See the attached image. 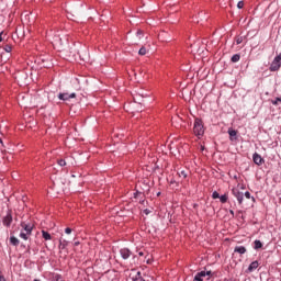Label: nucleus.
<instances>
[{
  "label": "nucleus",
  "mask_w": 281,
  "mask_h": 281,
  "mask_svg": "<svg viewBox=\"0 0 281 281\" xmlns=\"http://www.w3.org/2000/svg\"><path fill=\"white\" fill-rule=\"evenodd\" d=\"M76 54H78L81 60H89V50L87 49V47L80 46L78 48V46H74L69 49L67 56L68 58H70V60H77L78 56Z\"/></svg>",
  "instance_id": "obj_1"
},
{
  "label": "nucleus",
  "mask_w": 281,
  "mask_h": 281,
  "mask_svg": "<svg viewBox=\"0 0 281 281\" xmlns=\"http://www.w3.org/2000/svg\"><path fill=\"white\" fill-rule=\"evenodd\" d=\"M193 133L194 135H196V137H203L205 128L203 127V121H201V119H195L193 125Z\"/></svg>",
  "instance_id": "obj_2"
},
{
  "label": "nucleus",
  "mask_w": 281,
  "mask_h": 281,
  "mask_svg": "<svg viewBox=\"0 0 281 281\" xmlns=\"http://www.w3.org/2000/svg\"><path fill=\"white\" fill-rule=\"evenodd\" d=\"M144 98H148V93H146V91L139 89L138 91H136L133 94V100L134 102H136L137 104H142V102H144Z\"/></svg>",
  "instance_id": "obj_3"
},
{
  "label": "nucleus",
  "mask_w": 281,
  "mask_h": 281,
  "mask_svg": "<svg viewBox=\"0 0 281 281\" xmlns=\"http://www.w3.org/2000/svg\"><path fill=\"white\" fill-rule=\"evenodd\" d=\"M142 41H148V36L144 35V31L138 30L136 32V35H135L133 42L135 43V45H139V43H142Z\"/></svg>",
  "instance_id": "obj_4"
},
{
  "label": "nucleus",
  "mask_w": 281,
  "mask_h": 281,
  "mask_svg": "<svg viewBox=\"0 0 281 281\" xmlns=\"http://www.w3.org/2000/svg\"><path fill=\"white\" fill-rule=\"evenodd\" d=\"M2 224L4 227H10V225H12V211H8L7 214L2 217Z\"/></svg>",
  "instance_id": "obj_5"
},
{
  "label": "nucleus",
  "mask_w": 281,
  "mask_h": 281,
  "mask_svg": "<svg viewBox=\"0 0 281 281\" xmlns=\"http://www.w3.org/2000/svg\"><path fill=\"white\" fill-rule=\"evenodd\" d=\"M234 196L237 199L239 205H241L243 203V198L245 196V194L243 192H240V190H238V188H234L232 190Z\"/></svg>",
  "instance_id": "obj_6"
},
{
  "label": "nucleus",
  "mask_w": 281,
  "mask_h": 281,
  "mask_svg": "<svg viewBox=\"0 0 281 281\" xmlns=\"http://www.w3.org/2000/svg\"><path fill=\"white\" fill-rule=\"evenodd\" d=\"M75 82L77 85L76 89L77 91H80L82 89V86L87 85L89 82L85 77L76 78Z\"/></svg>",
  "instance_id": "obj_7"
},
{
  "label": "nucleus",
  "mask_w": 281,
  "mask_h": 281,
  "mask_svg": "<svg viewBox=\"0 0 281 281\" xmlns=\"http://www.w3.org/2000/svg\"><path fill=\"white\" fill-rule=\"evenodd\" d=\"M58 98L60 99V100H63L64 102H67V100H71V98H76V92H72V93H67V92H60L59 94H58Z\"/></svg>",
  "instance_id": "obj_8"
},
{
  "label": "nucleus",
  "mask_w": 281,
  "mask_h": 281,
  "mask_svg": "<svg viewBox=\"0 0 281 281\" xmlns=\"http://www.w3.org/2000/svg\"><path fill=\"white\" fill-rule=\"evenodd\" d=\"M252 161L257 166H262V164H265V158L262 156H260L258 153H255L252 155Z\"/></svg>",
  "instance_id": "obj_9"
},
{
  "label": "nucleus",
  "mask_w": 281,
  "mask_h": 281,
  "mask_svg": "<svg viewBox=\"0 0 281 281\" xmlns=\"http://www.w3.org/2000/svg\"><path fill=\"white\" fill-rule=\"evenodd\" d=\"M21 227L24 229V232L26 234L32 235V231L34 229V225L33 224H26L25 222L21 223Z\"/></svg>",
  "instance_id": "obj_10"
},
{
  "label": "nucleus",
  "mask_w": 281,
  "mask_h": 281,
  "mask_svg": "<svg viewBox=\"0 0 281 281\" xmlns=\"http://www.w3.org/2000/svg\"><path fill=\"white\" fill-rule=\"evenodd\" d=\"M120 254H121L123 260H128V258H131V250L128 248H122L120 250Z\"/></svg>",
  "instance_id": "obj_11"
},
{
  "label": "nucleus",
  "mask_w": 281,
  "mask_h": 281,
  "mask_svg": "<svg viewBox=\"0 0 281 281\" xmlns=\"http://www.w3.org/2000/svg\"><path fill=\"white\" fill-rule=\"evenodd\" d=\"M228 135H229L231 142H236L238 139L237 137L238 132L236 130L228 128Z\"/></svg>",
  "instance_id": "obj_12"
},
{
  "label": "nucleus",
  "mask_w": 281,
  "mask_h": 281,
  "mask_svg": "<svg viewBox=\"0 0 281 281\" xmlns=\"http://www.w3.org/2000/svg\"><path fill=\"white\" fill-rule=\"evenodd\" d=\"M258 267H260V263H259L258 261H252V262L249 265V267H248V269H247V272H248V273H251V272L256 271V269H257Z\"/></svg>",
  "instance_id": "obj_13"
},
{
  "label": "nucleus",
  "mask_w": 281,
  "mask_h": 281,
  "mask_svg": "<svg viewBox=\"0 0 281 281\" xmlns=\"http://www.w3.org/2000/svg\"><path fill=\"white\" fill-rule=\"evenodd\" d=\"M234 251L235 254H240V256H243V254H247V248H245V246H236Z\"/></svg>",
  "instance_id": "obj_14"
},
{
  "label": "nucleus",
  "mask_w": 281,
  "mask_h": 281,
  "mask_svg": "<svg viewBox=\"0 0 281 281\" xmlns=\"http://www.w3.org/2000/svg\"><path fill=\"white\" fill-rule=\"evenodd\" d=\"M203 278H205V271L198 272L193 281H203Z\"/></svg>",
  "instance_id": "obj_15"
},
{
  "label": "nucleus",
  "mask_w": 281,
  "mask_h": 281,
  "mask_svg": "<svg viewBox=\"0 0 281 281\" xmlns=\"http://www.w3.org/2000/svg\"><path fill=\"white\" fill-rule=\"evenodd\" d=\"M68 245H69V241L65 239L64 240L59 239V249H66Z\"/></svg>",
  "instance_id": "obj_16"
},
{
  "label": "nucleus",
  "mask_w": 281,
  "mask_h": 281,
  "mask_svg": "<svg viewBox=\"0 0 281 281\" xmlns=\"http://www.w3.org/2000/svg\"><path fill=\"white\" fill-rule=\"evenodd\" d=\"M10 243H11V245H13V247H19V238L11 236Z\"/></svg>",
  "instance_id": "obj_17"
},
{
  "label": "nucleus",
  "mask_w": 281,
  "mask_h": 281,
  "mask_svg": "<svg viewBox=\"0 0 281 281\" xmlns=\"http://www.w3.org/2000/svg\"><path fill=\"white\" fill-rule=\"evenodd\" d=\"M42 236L44 240H52V235L45 231H42Z\"/></svg>",
  "instance_id": "obj_18"
},
{
  "label": "nucleus",
  "mask_w": 281,
  "mask_h": 281,
  "mask_svg": "<svg viewBox=\"0 0 281 281\" xmlns=\"http://www.w3.org/2000/svg\"><path fill=\"white\" fill-rule=\"evenodd\" d=\"M254 249H262V241L256 239L255 240Z\"/></svg>",
  "instance_id": "obj_19"
},
{
  "label": "nucleus",
  "mask_w": 281,
  "mask_h": 281,
  "mask_svg": "<svg viewBox=\"0 0 281 281\" xmlns=\"http://www.w3.org/2000/svg\"><path fill=\"white\" fill-rule=\"evenodd\" d=\"M147 53H148V50L144 46H142L138 50L139 56H146Z\"/></svg>",
  "instance_id": "obj_20"
},
{
  "label": "nucleus",
  "mask_w": 281,
  "mask_h": 281,
  "mask_svg": "<svg viewBox=\"0 0 281 281\" xmlns=\"http://www.w3.org/2000/svg\"><path fill=\"white\" fill-rule=\"evenodd\" d=\"M232 63H238V60H240V55L239 54H235L232 56Z\"/></svg>",
  "instance_id": "obj_21"
},
{
  "label": "nucleus",
  "mask_w": 281,
  "mask_h": 281,
  "mask_svg": "<svg viewBox=\"0 0 281 281\" xmlns=\"http://www.w3.org/2000/svg\"><path fill=\"white\" fill-rule=\"evenodd\" d=\"M227 194H224V195H221L220 196V201H221V203H227Z\"/></svg>",
  "instance_id": "obj_22"
},
{
  "label": "nucleus",
  "mask_w": 281,
  "mask_h": 281,
  "mask_svg": "<svg viewBox=\"0 0 281 281\" xmlns=\"http://www.w3.org/2000/svg\"><path fill=\"white\" fill-rule=\"evenodd\" d=\"M27 236H30V234H27V233H20V238H23V240H27Z\"/></svg>",
  "instance_id": "obj_23"
},
{
  "label": "nucleus",
  "mask_w": 281,
  "mask_h": 281,
  "mask_svg": "<svg viewBox=\"0 0 281 281\" xmlns=\"http://www.w3.org/2000/svg\"><path fill=\"white\" fill-rule=\"evenodd\" d=\"M57 164H58V166H67V161H65V159H59V160H57Z\"/></svg>",
  "instance_id": "obj_24"
},
{
  "label": "nucleus",
  "mask_w": 281,
  "mask_h": 281,
  "mask_svg": "<svg viewBox=\"0 0 281 281\" xmlns=\"http://www.w3.org/2000/svg\"><path fill=\"white\" fill-rule=\"evenodd\" d=\"M244 7H245V2H244V1H239V2L237 3V8H238L239 10H243Z\"/></svg>",
  "instance_id": "obj_25"
},
{
  "label": "nucleus",
  "mask_w": 281,
  "mask_h": 281,
  "mask_svg": "<svg viewBox=\"0 0 281 281\" xmlns=\"http://www.w3.org/2000/svg\"><path fill=\"white\" fill-rule=\"evenodd\" d=\"M4 52H7L8 54H10V52H12V46L5 45V46H4Z\"/></svg>",
  "instance_id": "obj_26"
},
{
  "label": "nucleus",
  "mask_w": 281,
  "mask_h": 281,
  "mask_svg": "<svg viewBox=\"0 0 281 281\" xmlns=\"http://www.w3.org/2000/svg\"><path fill=\"white\" fill-rule=\"evenodd\" d=\"M179 177H182L183 179H186L188 177V172L182 170L179 172Z\"/></svg>",
  "instance_id": "obj_27"
},
{
  "label": "nucleus",
  "mask_w": 281,
  "mask_h": 281,
  "mask_svg": "<svg viewBox=\"0 0 281 281\" xmlns=\"http://www.w3.org/2000/svg\"><path fill=\"white\" fill-rule=\"evenodd\" d=\"M279 102H281V98H277L274 101H272V104L278 106Z\"/></svg>",
  "instance_id": "obj_28"
},
{
  "label": "nucleus",
  "mask_w": 281,
  "mask_h": 281,
  "mask_svg": "<svg viewBox=\"0 0 281 281\" xmlns=\"http://www.w3.org/2000/svg\"><path fill=\"white\" fill-rule=\"evenodd\" d=\"M240 43H243V36L236 37V44L240 45Z\"/></svg>",
  "instance_id": "obj_29"
},
{
  "label": "nucleus",
  "mask_w": 281,
  "mask_h": 281,
  "mask_svg": "<svg viewBox=\"0 0 281 281\" xmlns=\"http://www.w3.org/2000/svg\"><path fill=\"white\" fill-rule=\"evenodd\" d=\"M213 199H221V194H218L216 191L212 194Z\"/></svg>",
  "instance_id": "obj_30"
},
{
  "label": "nucleus",
  "mask_w": 281,
  "mask_h": 281,
  "mask_svg": "<svg viewBox=\"0 0 281 281\" xmlns=\"http://www.w3.org/2000/svg\"><path fill=\"white\" fill-rule=\"evenodd\" d=\"M55 43H56V45H58V43H61L63 42V40L60 38V37H55Z\"/></svg>",
  "instance_id": "obj_31"
},
{
  "label": "nucleus",
  "mask_w": 281,
  "mask_h": 281,
  "mask_svg": "<svg viewBox=\"0 0 281 281\" xmlns=\"http://www.w3.org/2000/svg\"><path fill=\"white\" fill-rule=\"evenodd\" d=\"M245 196H246V199H251V193H249V191H246Z\"/></svg>",
  "instance_id": "obj_32"
},
{
  "label": "nucleus",
  "mask_w": 281,
  "mask_h": 281,
  "mask_svg": "<svg viewBox=\"0 0 281 281\" xmlns=\"http://www.w3.org/2000/svg\"><path fill=\"white\" fill-rule=\"evenodd\" d=\"M143 212H144V214H145L146 216H148V214H150V210H148V209H145Z\"/></svg>",
  "instance_id": "obj_33"
},
{
  "label": "nucleus",
  "mask_w": 281,
  "mask_h": 281,
  "mask_svg": "<svg viewBox=\"0 0 281 281\" xmlns=\"http://www.w3.org/2000/svg\"><path fill=\"white\" fill-rule=\"evenodd\" d=\"M65 234H71V228L67 227V228L65 229Z\"/></svg>",
  "instance_id": "obj_34"
},
{
  "label": "nucleus",
  "mask_w": 281,
  "mask_h": 281,
  "mask_svg": "<svg viewBox=\"0 0 281 281\" xmlns=\"http://www.w3.org/2000/svg\"><path fill=\"white\" fill-rule=\"evenodd\" d=\"M139 194H142V192L137 191L136 193H134V199H137V196H139Z\"/></svg>",
  "instance_id": "obj_35"
},
{
  "label": "nucleus",
  "mask_w": 281,
  "mask_h": 281,
  "mask_svg": "<svg viewBox=\"0 0 281 281\" xmlns=\"http://www.w3.org/2000/svg\"><path fill=\"white\" fill-rule=\"evenodd\" d=\"M205 276H212V271H210V270L206 271V272H205Z\"/></svg>",
  "instance_id": "obj_36"
},
{
  "label": "nucleus",
  "mask_w": 281,
  "mask_h": 281,
  "mask_svg": "<svg viewBox=\"0 0 281 281\" xmlns=\"http://www.w3.org/2000/svg\"><path fill=\"white\" fill-rule=\"evenodd\" d=\"M0 281H7V280H5V277L0 276Z\"/></svg>",
  "instance_id": "obj_37"
},
{
  "label": "nucleus",
  "mask_w": 281,
  "mask_h": 281,
  "mask_svg": "<svg viewBox=\"0 0 281 281\" xmlns=\"http://www.w3.org/2000/svg\"><path fill=\"white\" fill-rule=\"evenodd\" d=\"M75 247H78V245H80V241H75Z\"/></svg>",
  "instance_id": "obj_38"
},
{
  "label": "nucleus",
  "mask_w": 281,
  "mask_h": 281,
  "mask_svg": "<svg viewBox=\"0 0 281 281\" xmlns=\"http://www.w3.org/2000/svg\"><path fill=\"white\" fill-rule=\"evenodd\" d=\"M3 41L2 33H0V43Z\"/></svg>",
  "instance_id": "obj_39"
},
{
  "label": "nucleus",
  "mask_w": 281,
  "mask_h": 281,
  "mask_svg": "<svg viewBox=\"0 0 281 281\" xmlns=\"http://www.w3.org/2000/svg\"><path fill=\"white\" fill-rule=\"evenodd\" d=\"M138 256H144V251H139V252H138Z\"/></svg>",
  "instance_id": "obj_40"
},
{
  "label": "nucleus",
  "mask_w": 281,
  "mask_h": 281,
  "mask_svg": "<svg viewBox=\"0 0 281 281\" xmlns=\"http://www.w3.org/2000/svg\"><path fill=\"white\" fill-rule=\"evenodd\" d=\"M229 213L232 214V216H234V211L233 210H231Z\"/></svg>",
  "instance_id": "obj_41"
},
{
  "label": "nucleus",
  "mask_w": 281,
  "mask_h": 281,
  "mask_svg": "<svg viewBox=\"0 0 281 281\" xmlns=\"http://www.w3.org/2000/svg\"><path fill=\"white\" fill-rule=\"evenodd\" d=\"M147 265H150V259H147Z\"/></svg>",
  "instance_id": "obj_42"
},
{
  "label": "nucleus",
  "mask_w": 281,
  "mask_h": 281,
  "mask_svg": "<svg viewBox=\"0 0 281 281\" xmlns=\"http://www.w3.org/2000/svg\"><path fill=\"white\" fill-rule=\"evenodd\" d=\"M202 44L205 45V41H203Z\"/></svg>",
  "instance_id": "obj_43"
},
{
  "label": "nucleus",
  "mask_w": 281,
  "mask_h": 281,
  "mask_svg": "<svg viewBox=\"0 0 281 281\" xmlns=\"http://www.w3.org/2000/svg\"><path fill=\"white\" fill-rule=\"evenodd\" d=\"M0 144H3V140L0 139Z\"/></svg>",
  "instance_id": "obj_44"
}]
</instances>
